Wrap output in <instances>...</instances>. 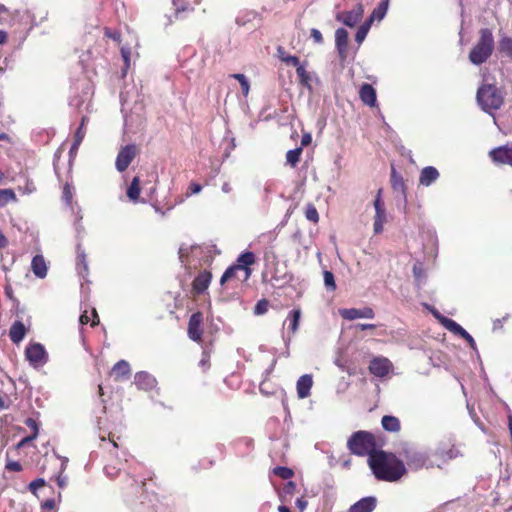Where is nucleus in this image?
Wrapping results in <instances>:
<instances>
[{
  "label": "nucleus",
  "instance_id": "1",
  "mask_svg": "<svg viewBox=\"0 0 512 512\" xmlns=\"http://www.w3.org/2000/svg\"><path fill=\"white\" fill-rule=\"evenodd\" d=\"M368 464L377 479L397 481L406 472L404 463L393 454L384 451L373 452L368 457Z\"/></svg>",
  "mask_w": 512,
  "mask_h": 512
},
{
  "label": "nucleus",
  "instance_id": "2",
  "mask_svg": "<svg viewBox=\"0 0 512 512\" xmlns=\"http://www.w3.org/2000/svg\"><path fill=\"white\" fill-rule=\"evenodd\" d=\"M494 48L492 31L488 28L480 29L479 38L469 53V61L477 66L485 63L492 55Z\"/></svg>",
  "mask_w": 512,
  "mask_h": 512
},
{
  "label": "nucleus",
  "instance_id": "3",
  "mask_svg": "<svg viewBox=\"0 0 512 512\" xmlns=\"http://www.w3.org/2000/svg\"><path fill=\"white\" fill-rule=\"evenodd\" d=\"M477 101L485 112L491 113L501 107L503 96L496 86L486 84L478 89Z\"/></svg>",
  "mask_w": 512,
  "mask_h": 512
},
{
  "label": "nucleus",
  "instance_id": "4",
  "mask_svg": "<svg viewBox=\"0 0 512 512\" xmlns=\"http://www.w3.org/2000/svg\"><path fill=\"white\" fill-rule=\"evenodd\" d=\"M349 450L358 456H370L374 451L373 437L365 431L355 432L347 442Z\"/></svg>",
  "mask_w": 512,
  "mask_h": 512
},
{
  "label": "nucleus",
  "instance_id": "5",
  "mask_svg": "<svg viewBox=\"0 0 512 512\" xmlns=\"http://www.w3.org/2000/svg\"><path fill=\"white\" fill-rule=\"evenodd\" d=\"M25 358L34 369L44 367L49 361V355L41 343H30L25 349Z\"/></svg>",
  "mask_w": 512,
  "mask_h": 512
},
{
  "label": "nucleus",
  "instance_id": "6",
  "mask_svg": "<svg viewBox=\"0 0 512 512\" xmlns=\"http://www.w3.org/2000/svg\"><path fill=\"white\" fill-rule=\"evenodd\" d=\"M137 155V147L134 144H128L122 147L116 157L115 166L119 172H124Z\"/></svg>",
  "mask_w": 512,
  "mask_h": 512
},
{
  "label": "nucleus",
  "instance_id": "7",
  "mask_svg": "<svg viewBox=\"0 0 512 512\" xmlns=\"http://www.w3.org/2000/svg\"><path fill=\"white\" fill-rule=\"evenodd\" d=\"M296 73L299 79V84L310 92L313 91L314 86L320 84V79L317 73L314 71H307L305 64L302 67H298Z\"/></svg>",
  "mask_w": 512,
  "mask_h": 512
},
{
  "label": "nucleus",
  "instance_id": "8",
  "mask_svg": "<svg viewBox=\"0 0 512 512\" xmlns=\"http://www.w3.org/2000/svg\"><path fill=\"white\" fill-rule=\"evenodd\" d=\"M363 13V5L357 4L350 11L338 13L336 19L348 27H354L361 20Z\"/></svg>",
  "mask_w": 512,
  "mask_h": 512
},
{
  "label": "nucleus",
  "instance_id": "9",
  "mask_svg": "<svg viewBox=\"0 0 512 512\" xmlns=\"http://www.w3.org/2000/svg\"><path fill=\"white\" fill-rule=\"evenodd\" d=\"M340 315L346 320H356L360 318L372 319L375 314L372 308L364 307L362 309L346 308L339 311Z\"/></svg>",
  "mask_w": 512,
  "mask_h": 512
},
{
  "label": "nucleus",
  "instance_id": "10",
  "mask_svg": "<svg viewBox=\"0 0 512 512\" xmlns=\"http://www.w3.org/2000/svg\"><path fill=\"white\" fill-rule=\"evenodd\" d=\"M392 368V363L389 359L385 357H376L371 360L369 365L370 372L376 377H385L390 369Z\"/></svg>",
  "mask_w": 512,
  "mask_h": 512
},
{
  "label": "nucleus",
  "instance_id": "11",
  "mask_svg": "<svg viewBox=\"0 0 512 512\" xmlns=\"http://www.w3.org/2000/svg\"><path fill=\"white\" fill-rule=\"evenodd\" d=\"M202 314L200 312L191 315L188 323V335L193 341L199 342L202 336Z\"/></svg>",
  "mask_w": 512,
  "mask_h": 512
},
{
  "label": "nucleus",
  "instance_id": "12",
  "mask_svg": "<svg viewBox=\"0 0 512 512\" xmlns=\"http://www.w3.org/2000/svg\"><path fill=\"white\" fill-rule=\"evenodd\" d=\"M134 383L138 389L145 391L152 390L157 385L155 377L145 371H140L135 374Z\"/></svg>",
  "mask_w": 512,
  "mask_h": 512
},
{
  "label": "nucleus",
  "instance_id": "13",
  "mask_svg": "<svg viewBox=\"0 0 512 512\" xmlns=\"http://www.w3.org/2000/svg\"><path fill=\"white\" fill-rule=\"evenodd\" d=\"M490 156L494 162L509 164L512 166V146H502L493 149Z\"/></svg>",
  "mask_w": 512,
  "mask_h": 512
},
{
  "label": "nucleus",
  "instance_id": "14",
  "mask_svg": "<svg viewBox=\"0 0 512 512\" xmlns=\"http://www.w3.org/2000/svg\"><path fill=\"white\" fill-rule=\"evenodd\" d=\"M405 457L407 465L413 470H418L424 467L427 461V456L424 453L418 451L407 450Z\"/></svg>",
  "mask_w": 512,
  "mask_h": 512
},
{
  "label": "nucleus",
  "instance_id": "15",
  "mask_svg": "<svg viewBox=\"0 0 512 512\" xmlns=\"http://www.w3.org/2000/svg\"><path fill=\"white\" fill-rule=\"evenodd\" d=\"M359 97L361 101L369 106L374 107L377 103V96H376V90L373 88L372 85L368 83H364L359 90Z\"/></svg>",
  "mask_w": 512,
  "mask_h": 512
},
{
  "label": "nucleus",
  "instance_id": "16",
  "mask_svg": "<svg viewBox=\"0 0 512 512\" xmlns=\"http://www.w3.org/2000/svg\"><path fill=\"white\" fill-rule=\"evenodd\" d=\"M313 385V379L310 374L302 375L296 384L297 395L300 399H305L310 395V391Z\"/></svg>",
  "mask_w": 512,
  "mask_h": 512
},
{
  "label": "nucleus",
  "instance_id": "17",
  "mask_svg": "<svg viewBox=\"0 0 512 512\" xmlns=\"http://www.w3.org/2000/svg\"><path fill=\"white\" fill-rule=\"evenodd\" d=\"M335 44L340 58L346 57L348 46V32L344 28H338L335 32Z\"/></svg>",
  "mask_w": 512,
  "mask_h": 512
},
{
  "label": "nucleus",
  "instance_id": "18",
  "mask_svg": "<svg viewBox=\"0 0 512 512\" xmlns=\"http://www.w3.org/2000/svg\"><path fill=\"white\" fill-rule=\"evenodd\" d=\"M112 374L116 381L128 380L131 375V368L126 360L118 361L112 368Z\"/></svg>",
  "mask_w": 512,
  "mask_h": 512
},
{
  "label": "nucleus",
  "instance_id": "19",
  "mask_svg": "<svg viewBox=\"0 0 512 512\" xmlns=\"http://www.w3.org/2000/svg\"><path fill=\"white\" fill-rule=\"evenodd\" d=\"M376 507L375 497H364L354 503L348 512H372Z\"/></svg>",
  "mask_w": 512,
  "mask_h": 512
},
{
  "label": "nucleus",
  "instance_id": "20",
  "mask_svg": "<svg viewBox=\"0 0 512 512\" xmlns=\"http://www.w3.org/2000/svg\"><path fill=\"white\" fill-rule=\"evenodd\" d=\"M31 270L37 278L43 279L47 275L48 267L42 255H36L31 262Z\"/></svg>",
  "mask_w": 512,
  "mask_h": 512
},
{
  "label": "nucleus",
  "instance_id": "21",
  "mask_svg": "<svg viewBox=\"0 0 512 512\" xmlns=\"http://www.w3.org/2000/svg\"><path fill=\"white\" fill-rule=\"evenodd\" d=\"M211 278L210 272H201L193 281V291L197 294L204 292L208 288Z\"/></svg>",
  "mask_w": 512,
  "mask_h": 512
},
{
  "label": "nucleus",
  "instance_id": "22",
  "mask_svg": "<svg viewBox=\"0 0 512 512\" xmlns=\"http://www.w3.org/2000/svg\"><path fill=\"white\" fill-rule=\"evenodd\" d=\"M439 178V172L435 167L427 166L420 173L419 182L423 186H430Z\"/></svg>",
  "mask_w": 512,
  "mask_h": 512
},
{
  "label": "nucleus",
  "instance_id": "23",
  "mask_svg": "<svg viewBox=\"0 0 512 512\" xmlns=\"http://www.w3.org/2000/svg\"><path fill=\"white\" fill-rule=\"evenodd\" d=\"M237 262H238V265H236V267H238L239 270L245 271V279H247L251 274V270H250L249 266L255 262L254 253H252V252L242 253L238 257Z\"/></svg>",
  "mask_w": 512,
  "mask_h": 512
},
{
  "label": "nucleus",
  "instance_id": "24",
  "mask_svg": "<svg viewBox=\"0 0 512 512\" xmlns=\"http://www.w3.org/2000/svg\"><path fill=\"white\" fill-rule=\"evenodd\" d=\"M26 335V328L21 321H15L9 331V337L15 344H19Z\"/></svg>",
  "mask_w": 512,
  "mask_h": 512
},
{
  "label": "nucleus",
  "instance_id": "25",
  "mask_svg": "<svg viewBox=\"0 0 512 512\" xmlns=\"http://www.w3.org/2000/svg\"><path fill=\"white\" fill-rule=\"evenodd\" d=\"M433 313L436 316V318L440 320L443 326L453 334L461 337V335L465 333V329L454 320L440 316L436 311H433Z\"/></svg>",
  "mask_w": 512,
  "mask_h": 512
},
{
  "label": "nucleus",
  "instance_id": "26",
  "mask_svg": "<svg viewBox=\"0 0 512 512\" xmlns=\"http://www.w3.org/2000/svg\"><path fill=\"white\" fill-rule=\"evenodd\" d=\"M388 5H389V0H382L378 4V6L372 11L370 17L366 20V22H368L370 25H372V23L375 20L381 21L387 13Z\"/></svg>",
  "mask_w": 512,
  "mask_h": 512
},
{
  "label": "nucleus",
  "instance_id": "27",
  "mask_svg": "<svg viewBox=\"0 0 512 512\" xmlns=\"http://www.w3.org/2000/svg\"><path fill=\"white\" fill-rule=\"evenodd\" d=\"M382 427L389 432H398L400 430V421L397 417L386 415L381 421Z\"/></svg>",
  "mask_w": 512,
  "mask_h": 512
},
{
  "label": "nucleus",
  "instance_id": "28",
  "mask_svg": "<svg viewBox=\"0 0 512 512\" xmlns=\"http://www.w3.org/2000/svg\"><path fill=\"white\" fill-rule=\"evenodd\" d=\"M386 221L385 209L375 211L373 229L375 234H380L383 231V225Z\"/></svg>",
  "mask_w": 512,
  "mask_h": 512
},
{
  "label": "nucleus",
  "instance_id": "29",
  "mask_svg": "<svg viewBox=\"0 0 512 512\" xmlns=\"http://www.w3.org/2000/svg\"><path fill=\"white\" fill-rule=\"evenodd\" d=\"M301 317L300 309H293L289 312L286 321H289V329L292 333H295L298 330L299 321Z\"/></svg>",
  "mask_w": 512,
  "mask_h": 512
},
{
  "label": "nucleus",
  "instance_id": "30",
  "mask_svg": "<svg viewBox=\"0 0 512 512\" xmlns=\"http://www.w3.org/2000/svg\"><path fill=\"white\" fill-rule=\"evenodd\" d=\"M139 184H140L139 178L134 177L133 180L131 181L130 186L127 189V196L133 202H136L139 198V194H140Z\"/></svg>",
  "mask_w": 512,
  "mask_h": 512
},
{
  "label": "nucleus",
  "instance_id": "31",
  "mask_svg": "<svg viewBox=\"0 0 512 512\" xmlns=\"http://www.w3.org/2000/svg\"><path fill=\"white\" fill-rule=\"evenodd\" d=\"M499 50L512 60V38L503 37L499 42Z\"/></svg>",
  "mask_w": 512,
  "mask_h": 512
},
{
  "label": "nucleus",
  "instance_id": "32",
  "mask_svg": "<svg viewBox=\"0 0 512 512\" xmlns=\"http://www.w3.org/2000/svg\"><path fill=\"white\" fill-rule=\"evenodd\" d=\"M231 77L236 79L240 83L243 95L247 96L250 90V84L247 77L241 73L232 74Z\"/></svg>",
  "mask_w": 512,
  "mask_h": 512
},
{
  "label": "nucleus",
  "instance_id": "33",
  "mask_svg": "<svg viewBox=\"0 0 512 512\" xmlns=\"http://www.w3.org/2000/svg\"><path fill=\"white\" fill-rule=\"evenodd\" d=\"M302 153V148H296L289 150L286 154V161L291 166H296V164L299 162L300 155Z\"/></svg>",
  "mask_w": 512,
  "mask_h": 512
},
{
  "label": "nucleus",
  "instance_id": "34",
  "mask_svg": "<svg viewBox=\"0 0 512 512\" xmlns=\"http://www.w3.org/2000/svg\"><path fill=\"white\" fill-rule=\"evenodd\" d=\"M370 27L371 25L366 21L360 25L355 35V40L358 44H361L364 41L370 30Z\"/></svg>",
  "mask_w": 512,
  "mask_h": 512
},
{
  "label": "nucleus",
  "instance_id": "35",
  "mask_svg": "<svg viewBox=\"0 0 512 512\" xmlns=\"http://www.w3.org/2000/svg\"><path fill=\"white\" fill-rule=\"evenodd\" d=\"M173 6L175 8L176 17H178L181 12L193 9L189 0H173Z\"/></svg>",
  "mask_w": 512,
  "mask_h": 512
},
{
  "label": "nucleus",
  "instance_id": "36",
  "mask_svg": "<svg viewBox=\"0 0 512 512\" xmlns=\"http://www.w3.org/2000/svg\"><path fill=\"white\" fill-rule=\"evenodd\" d=\"M324 285L327 290L334 291L336 289V283L334 275L331 271L325 270L323 273Z\"/></svg>",
  "mask_w": 512,
  "mask_h": 512
},
{
  "label": "nucleus",
  "instance_id": "37",
  "mask_svg": "<svg viewBox=\"0 0 512 512\" xmlns=\"http://www.w3.org/2000/svg\"><path fill=\"white\" fill-rule=\"evenodd\" d=\"M77 265L79 269H83L84 272L88 271V264L86 261V254L83 250H81L80 245L77 246Z\"/></svg>",
  "mask_w": 512,
  "mask_h": 512
},
{
  "label": "nucleus",
  "instance_id": "38",
  "mask_svg": "<svg viewBox=\"0 0 512 512\" xmlns=\"http://www.w3.org/2000/svg\"><path fill=\"white\" fill-rule=\"evenodd\" d=\"M12 200H15V194L11 189L0 190V205H5Z\"/></svg>",
  "mask_w": 512,
  "mask_h": 512
},
{
  "label": "nucleus",
  "instance_id": "39",
  "mask_svg": "<svg viewBox=\"0 0 512 512\" xmlns=\"http://www.w3.org/2000/svg\"><path fill=\"white\" fill-rule=\"evenodd\" d=\"M269 303L266 299L259 300L254 307L255 315H263L268 310Z\"/></svg>",
  "mask_w": 512,
  "mask_h": 512
},
{
  "label": "nucleus",
  "instance_id": "40",
  "mask_svg": "<svg viewBox=\"0 0 512 512\" xmlns=\"http://www.w3.org/2000/svg\"><path fill=\"white\" fill-rule=\"evenodd\" d=\"M306 218L311 222H318L319 220V214L317 212V209L313 205H308L306 212H305Z\"/></svg>",
  "mask_w": 512,
  "mask_h": 512
},
{
  "label": "nucleus",
  "instance_id": "41",
  "mask_svg": "<svg viewBox=\"0 0 512 512\" xmlns=\"http://www.w3.org/2000/svg\"><path fill=\"white\" fill-rule=\"evenodd\" d=\"M18 190L23 194H32L36 191V186L33 181L26 180L23 186H19Z\"/></svg>",
  "mask_w": 512,
  "mask_h": 512
},
{
  "label": "nucleus",
  "instance_id": "42",
  "mask_svg": "<svg viewBox=\"0 0 512 512\" xmlns=\"http://www.w3.org/2000/svg\"><path fill=\"white\" fill-rule=\"evenodd\" d=\"M274 474L278 475L282 479H289L293 475V471L286 467H276L274 468Z\"/></svg>",
  "mask_w": 512,
  "mask_h": 512
},
{
  "label": "nucleus",
  "instance_id": "43",
  "mask_svg": "<svg viewBox=\"0 0 512 512\" xmlns=\"http://www.w3.org/2000/svg\"><path fill=\"white\" fill-rule=\"evenodd\" d=\"M84 121H85V118L83 117L82 118V124L78 128V130L76 131L75 140H74V143L72 145V149L77 148L80 145V143L82 142L83 138H84V134H85V132L83 131Z\"/></svg>",
  "mask_w": 512,
  "mask_h": 512
},
{
  "label": "nucleus",
  "instance_id": "44",
  "mask_svg": "<svg viewBox=\"0 0 512 512\" xmlns=\"http://www.w3.org/2000/svg\"><path fill=\"white\" fill-rule=\"evenodd\" d=\"M282 62L286 63L287 65H292L296 67V70L298 67H302L304 64L300 63V60L296 56L288 55L285 57H282Z\"/></svg>",
  "mask_w": 512,
  "mask_h": 512
},
{
  "label": "nucleus",
  "instance_id": "45",
  "mask_svg": "<svg viewBox=\"0 0 512 512\" xmlns=\"http://www.w3.org/2000/svg\"><path fill=\"white\" fill-rule=\"evenodd\" d=\"M237 270L239 269L236 266L229 267L221 276L220 283L224 284L226 281L230 280Z\"/></svg>",
  "mask_w": 512,
  "mask_h": 512
},
{
  "label": "nucleus",
  "instance_id": "46",
  "mask_svg": "<svg viewBox=\"0 0 512 512\" xmlns=\"http://www.w3.org/2000/svg\"><path fill=\"white\" fill-rule=\"evenodd\" d=\"M392 186L394 189L398 190V189H403V180L401 178V176L397 175L396 171L393 169L392 170Z\"/></svg>",
  "mask_w": 512,
  "mask_h": 512
},
{
  "label": "nucleus",
  "instance_id": "47",
  "mask_svg": "<svg viewBox=\"0 0 512 512\" xmlns=\"http://www.w3.org/2000/svg\"><path fill=\"white\" fill-rule=\"evenodd\" d=\"M45 486V480L43 478H38L34 481H32L30 484H29V490L33 493V494H36V491L37 489L41 488Z\"/></svg>",
  "mask_w": 512,
  "mask_h": 512
},
{
  "label": "nucleus",
  "instance_id": "48",
  "mask_svg": "<svg viewBox=\"0 0 512 512\" xmlns=\"http://www.w3.org/2000/svg\"><path fill=\"white\" fill-rule=\"evenodd\" d=\"M26 426H28L32 430V435L38 436L39 434V426L35 419L33 418H27L25 420Z\"/></svg>",
  "mask_w": 512,
  "mask_h": 512
},
{
  "label": "nucleus",
  "instance_id": "49",
  "mask_svg": "<svg viewBox=\"0 0 512 512\" xmlns=\"http://www.w3.org/2000/svg\"><path fill=\"white\" fill-rule=\"evenodd\" d=\"M5 467L8 471L13 472H20L22 470V465L18 461H8Z\"/></svg>",
  "mask_w": 512,
  "mask_h": 512
},
{
  "label": "nucleus",
  "instance_id": "50",
  "mask_svg": "<svg viewBox=\"0 0 512 512\" xmlns=\"http://www.w3.org/2000/svg\"><path fill=\"white\" fill-rule=\"evenodd\" d=\"M119 470L118 468L114 467V466H110V465H107L105 468H104V471H105V474L109 477V478H115L118 474H119Z\"/></svg>",
  "mask_w": 512,
  "mask_h": 512
},
{
  "label": "nucleus",
  "instance_id": "51",
  "mask_svg": "<svg viewBox=\"0 0 512 512\" xmlns=\"http://www.w3.org/2000/svg\"><path fill=\"white\" fill-rule=\"evenodd\" d=\"M9 407V398L7 395L0 391V411Z\"/></svg>",
  "mask_w": 512,
  "mask_h": 512
},
{
  "label": "nucleus",
  "instance_id": "52",
  "mask_svg": "<svg viewBox=\"0 0 512 512\" xmlns=\"http://www.w3.org/2000/svg\"><path fill=\"white\" fill-rule=\"evenodd\" d=\"M381 189L378 191L376 199L374 200L375 211L385 209L384 203L381 200Z\"/></svg>",
  "mask_w": 512,
  "mask_h": 512
},
{
  "label": "nucleus",
  "instance_id": "53",
  "mask_svg": "<svg viewBox=\"0 0 512 512\" xmlns=\"http://www.w3.org/2000/svg\"><path fill=\"white\" fill-rule=\"evenodd\" d=\"M311 37L318 44H321L323 42L322 34L318 29H311Z\"/></svg>",
  "mask_w": 512,
  "mask_h": 512
},
{
  "label": "nucleus",
  "instance_id": "54",
  "mask_svg": "<svg viewBox=\"0 0 512 512\" xmlns=\"http://www.w3.org/2000/svg\"><path fill=\"white\" fill-rule=\"evenodd\" d=\"M63 198L67 203H70L72 200V190L69 184H66L63 189Z\"/></svg>",
  "mask_w": 512,
  "mask_h": 512
},
{
  "label": "nucleus",
  "instance_id": "55",
  "mask_svg": "<svg viewBox=\"0 0 512 512\" xmlns=\"http://www.w3.org/2000/svg\"><path fill=\"white\" fill-rule=\"evenodd\" d=\"M121 55L123 57L126 69L129 67L130 64V51L129 49L122 47L121 48Z\"/></svg>",
  "mask_w": 512,
  "mask_h": 512
},
{
  "label": "nucleus",
  "instance_id": "56",
  "mask_svg": "<svg viewBox=\"0 0 512 512\" xmlns=\"http://www.w3.org/2000/svg\"><path fill=\"white\" fill-rule=\"evenodd\" d=\"M461 337L468 342L469 346L472 349H474V350L476 349V343H475L474 338L466 330H465V333H463L461 335Z\"/></svg>",
  "mask_w": 512,
  "mask_h": 512
},
{
  "label": "nucleus",
  "instance_id": "57",
  "mask_svg": "<svg viewBox=\"0 0 512 512\" xmlns=\"http://www.w3.org/2000/svg\"><path fill=\"white\" fill-rule=\"evenodd\" d=\"M37 438L36 435H29L27 437H24L18 444H17V448H21V447H24L25 445H27L28 443H30L31 441L35 440Z\"/></svg>",
  "mask_w": 512,
  "mask_h": 512
},
{
  "label": "nucleus",
  "instance_id": "58",
  "mask_svg": "<svg viewBox=\"0 0 512 512\" xmlns=\"http://www.w3.org/2000/svg\"><path fill=\"white\" fill-rule=\"evenodd\" d=\"M55 508V501L53 499H48L42 504V509L44 510H53Z\"/></svg>",
  "mask_w": 512,
  "mask_h": 512
},
{
  "label": "nucleus",
  "instance_id": "59",
  "mask_svg": "<svg viewBox=\"0 0 512 512\" xmlns=\"http://www.w3.org/2000/svg\"><path fill=\"white\" fill-rule=\"evenodd\" d=\"M189 190H190L191 194H198L202 190V186L200 184H197V183H192L189 186Z\"/></svg>",
  "mask_w": 512,
  "mask_h": 512
},
{
  "label": "nucleus",
  "instance_id": "60",
  "mask_svg": "<svg viewBox=\"0 0 512 512\" xmlns=\"http://www.w3.org/2000/svg\"><path fill=\"white\" fill-rule=\"evenodd\" d=\"M296 506L299 508L300 511H303L307 507V501L304 498H298L296 500Z\"/></svg>",
  "mask_w": 512,
  "mask_h": 512
},
{
  "label": "nucleus",
  "instance_id": "61",
  "mask_svg": "<svg viewBox=\"0 0 512 512\" xmlns=\"http://www.w3.org/2000/svg\"><path fill=\"white\" fill-rule=\"evenodd\" d=\"M56 480L59 487L63 488L66 485L67 478L61 473L58 475Z\"/></svg>",
  "mask_w": 512,
  "mask_h": 512
},
{
  "label": "nucleus",
  "instance_id": "62",
  "mask_svg": "<svg viewBox=\"0 0 512 512\" xmlns=\"http://www.w3.org/2000/svg\"><path fill=\"white\" fill-rule=\"evenodd\" d=\"M356 327L360 330H368V329H374L376 327L375 324H357Z\"/></svg>",
  "mask_w": 512,
  "mask_h": 512
},
{
  "label": "nucleus",
  "instance_id": "63",
  "mask_svg": "<svg viewBox=\"0 0 512 512\" xmlns=\"http://www.w3.org/2000/svg\"><path fill=\"white\" fill-rule=\"evenodd\" d=\"M221 189H222V191H223L224 193H230V192H231V190H232V187H231V185H230L228 182H225V183L222 185V188H221Z\"/></svg>",
  "mask_w": 512,
  "mask_h": 512
},
{
  "label": "nucleus",
  "instance_id": "64",
  "mask_svg": "<svg viewBox=\"0 0 512 512\" xmlns=\"http://www.w3.org/2000/svg\"><path fill=\"white\" fill-rule=\"evenodd\" d=\"M7 40V33L3 30H0V45L4 44Z\"/></svg>",
  "mask_w": 512,
  "mask_h": 512
}]
</instances>
